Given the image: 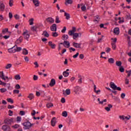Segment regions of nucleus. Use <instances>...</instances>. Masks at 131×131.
Returning a JSON list of instances; mask_svg holds the SVG:
<instances>
[{
  "label": "nucleus",
  "mask_w": 131,
  "mask_h": 131,
  "mask_svg": "<svg viewBox=\"0 0 131 131\" xmlns=\"http://www.w3.org/2000/svg\"><path fill=\"white\" fill-rule=\"evenodd\" d=\"M33 80H37V79H38V77L35 75H34L33 76Z\"/></svg>",
  "instance_id": "nucleus-59"
},
{
  "label": "nucleus",
  "mask_w": 131,
  "mask_h": 131,
  "mask_svg": "<svg viewBox=\"0 0 131 131\" xmlns=\"http://www.w3.org/2000/svg\"><path fill=\"white\" fill-rule=\"evenodd\" d=\"M81 9L83 12H84L85 10H86V7H85V6H83L81 7Z\"/></svg>",
  "instance_id": "nucleus-57"
},
{
  "label": "nucleus",
  "mask_w": 131,
  "mask_h": 131,
  "mask_svg": "<svg viewBox=\"0 0 131 131\" xmlns=\"http://www.w3.org/2000/svg\"><path fill=\"white\" fill-rule=\"evenodd\" d=\"M51 122V125L52 126H55L56 125V123H57V121H56V117L52 118Z\"/></svg>",
  "instance_id": "nucleus-13"
},
{
  "label": "nucleus",
  "mask_w": 131,
  "mask_h": 131,
  "mask_svg": "<svg viewBox=\"0 0 131 131\" xmlns=\"http://www.w3.org/2000/svg\"><path fill=\"white\" fill-rule=\"evenodd\" d=\"M64 16L67 20H69V19H70V14L68 13L67 12H64Z\"/></svg>",
  "instance_id": "nucleus-25"
},
{
  "label": "nucleus",
  "mask_w": 131,
  "mask_h": 131,
  "mask_svg": "<svg viewBox=\"0 0 131 131\" xmlns=\"http://www.w3.org/2000/svg\"><path fill=\"white\" fill-rule=\"evenodd\" d=\"M15 89H16V90H20L21 86H20L19 84H16L15 86Z\"/></svg>",
  "instance_id": "nucleus-47"
},
{
  "label": "nucleus",
  "mask_w": 131,
  "mask_h": 131,
  "mask_svg": "<svg viewBox=\"0 0 131 131\" xmlns=\"http://www.w3.org/2000/svg\"><path fill=\"white\" fill-rule=\"evenodd\" d=\"M14 123V119L11 118H6L4 120V123L5 124H8V125H11L12 123Z\"/></svg>",
  "instance_id": "nucleus-4"
},
{
  "label": "nucleus",
  "mask_w": 131,
  "mask_h": 131,
  "mask_svg": "<svg viewBox=\"0 0 131 131\" xmlns=\"http://www.w3.org/2000/svg\"><path fill=\"white\" fill-rule=\"evenodd\" d=\"M111 51V48H110L109 47H107L106 50L105 51V52H106V53L108 54V53H110Z\"/></svg>",
  "instance_id": "nucleus-58"
},
{
  "label": "nucleus",
  "mask_w": 131,
  "mask_h": 131,
  "mask_svg": "<svg viewBox=\"0 0 131 131\" xmlns=\"http://www.w3.org/2000/svg\"><path fill=\"white\" fill-rule=\"evenodd\" d=\"M61 103H64L66 102V100L64 98L62 97V98H61Z\"/></svg>",
  "instance_id": "nucleus-64"
},
{
  "label": "nucleus",
  "mask_w": 131,
  "mask_h": 131,
  "mask_svg": "<svg viewBox=\"0 0 131 131\" xmlns=\"http://www.w3.org/2000/svg\"><path fill=\"white\" fill-rule=\"evenodd\" d=\"M79 90H81L80 86H76L74 88V93L76 94V95L79 92Z\"/></svg>",
  "instance_id": "nucleus-11"
},
{
  "label": "nucleus",
  "mask_w": 131,
  "mask_h": 131,
  "mask_svg": "<svg viewBox=\"0 0 131 131\" xmlns=\"http://www.w3.org/2000/svg\"><path fill=\"white\" fill-rule=\"evenodd\" d=\"M66 51H67V49H64L62 50V51H61V53H59V55H63V54H64V53H66Z\"/></svg>",
  "instance_id": "nucleus-61"
},
{
  "label": "nucleus",
  "mask_w": 131,
  "mask_h": 131,
  "mask_svg": "<svg viewBox=\"0 0 131 131\" xmlns=\"http://www.w3.org/2000/svg\"><path fill=\"white\" fill-rule=\"evenodd\" d=\"M63 46L67 48H70V42L68 41L64 40L63 41Z\"/></svg>",
  "instance_id": "nucleus-10"
},
{
  "label": "nucleus",
  "mask_w": 131,
  "mask_h": 131,
  "mask_svg": "<svg viewBox=\"0 0 131 131\" xmlns=\"http://www.w3.org/2000/svg\"><path fill=\"white\" fill-rule=\"evenodd\" d=\"M116 66H118V67H121V65H122V62H121V61H116Z\"/></svg>",
  "instance_id": "nucleus-28"
},
{
  "label": "nucleus",
  "mask_w": 131,
  "mask_h": 131,
  "mask_svg": "<svg viewBox=\"0 0 131 131\" xmlns=\"http://www.w3.org/2000/svg\"><path fill=\"white\" fill-rule=\"evenodd\" d=\"M73 35V38L74 39H76V38H77V37L79 35V34L77 33H74V35Z\"/></svg>",
  "instance_id": "nucleus-32"
},
{
  "label": "nucleus",
  "mask_w": 131,
  "mask_h": 131,
  "mask_svg": "<svg viewBox=\"0 0 131 131\" xmlns=\"http://www.w3.org/2000/svg\"><path fill=\"white\" fill-rule=\"evenodd\" d=\"M58 35H59V34H58V33H57L56 32L52 33V36H53V37H57V36H58Z\"/></svg>",
  "instance_id": "nucleus-46"
},
{
  "label": "nucleus",
  "mask_w": 131,
  "mask_h": 131,
  "mask_svg": "<svg viewBox=\"0 0 131 131\" xmlns=\"http://www.w3.org/2000/svg\"><path fill=\"white\" fill-rule=\"evenodd\" d=\"M14 78L16 80H20V79H21V77H20V75L17 74L14 76Z\"/></svg>",
  "instance_id": "nucleus-34"
},
{
  "label": "nucleus",
  "mask_w": 131,
  "mask_h": 131,
  "mask_svg": "<svg viewBox=\"0 0 131 131\" xmlns=\"http://www.w3.org/2000/svg\"><path fill=\"white\" fill-rule=\"evenodd\" d=\"M15 47H16V49H14V51H15V52H20V51L22 50V48L21 47H17V46H16Z\"/></svg>",
  "instance_id": "nucleus-39"
},
{
  "label": "nucleus",
  "mask_w": 131,
  "mask_h": 131,
  "mask_svg": "<svg viewBox=\"0 0 131 131\" xmlns=\"http://www.w3.org/2000/svg\"><path fill=\"white\" fill-rule=\"evenodd\" d=\"M12 127H13V128H18V127H20V125L15 124L14 125H13Z\"/></svg>",
  "instance_id": "nucleus-53"
},
{
  "label": "nucleus",
  "mask_w": 131,
  "mask_h": 131,
  "mask_svg": "<svg viewBox=\"0 0 131 131\" xmlns=\"http://www.w3.org/2000/svg\"><path fill=\"white\" fill-rule=\"evenodd\" d=\"M126 19H127V20H131V15L129 13H128V15H126Z\"/></svg>",
  "instance_id": "nucleus-41"
},
{
  "label": "nucleus",
  "mask_w": 131,
  "mask_h": 131,
  "mask_svg": "<svg viewBox=\"0 0 131 131\" xmlns=\"http://www.w3.org/2000/svg\"><path fill=\"white\" fill-rule=\"evenodd\" d=\"M73 46L74 48L77 49H81V43H76L75 42H73Z\"/></svg>",
  "instance_id": "nucleus-7"
},
{
  "label": "nucleus",
  "mask_w": 131,
  "mask_h": 131,
  "mask_svg": "<svg viewBox=\"0 0 131 131\" xmlns=\"http://www.w3.org/2000/svg\"><path fill=\"white\" fill-rule=\"evenodd\" d=\"M33 3L35 7H39L40 2L38 0H33Z\"/></svg>",
  "instance_id": "nucleus-17"
},
{
  "label": "nucleus",
  "mask_w": 131,
  "mask_h": 131,
  "mask_svg": "<svg viewBox=\"0 0 131 131\" xmlns=\"http://www.w3.org/2000/svg\"><path fill=\"white\" fill-rule=\"evenodd\" d=\"M69 50H70V53H72V52H75V51H76V50H75V49H74L72 47L70 48Z\"/></svg>",
  "instance_id": "nucleus-49"
},
{
  "label": "nucleus",
  "mask_w": 131,
  "mask_h": 131,
  "mask_svg": "<svg viewBox=\"0 0 131 131\" xmlns=\"http://www.w3.org/2000/svg\"><path fill=\"white\" fill-rule=\"evenodd\" d=\"M66 95H69L71 94L70 89H68L66 90Z\"/></svg>",
  "instance_id": "nucleus-44"
},
{
  "label": "nucleus",
  "mask_w": 131,
  "mask_h": 131,
  "mask_svg": "<svg viewBox=\"0 0 131 131\" xmlns=\"http://www.w3.org/2000/svg\"><path fill=\"white\" fill-rule=\"evenodd\" d=\"M0 92L1 93H6V92H7V89L5 88H2L0 89Z\"/></svg>",
  "instance_id": "nucleus-50"
},
{
  "label": "nucleus",
  "mask_w": 131,
  "mask_h": 131,
  "mask_svg": "<svg viewBox=\"0 0 131 131\" xmlns=\"http://www.w3.org/2000/svg\"><path fill=\"white\" fill-rule=\"evenodd\" d=\"M28 98L30 99V100H32V99H33V98H34V95H33V94L31 93L29 95V96H28Z\"/></svg>",
  "instance_id": "nucleus-31"
},
{
  "label": "nucleus",
  "mask_w": 131,
  "mask_h": 131,
  "mask_svg": "<svg viewBox=\"0 0 131 131\" xmlns=\"http://www.w3.org/2000/svg\"><path fill=\"white\" fill-rule=\"evenodd\" d=\"M110 86L111 89H113V90H114V91H121V88L120 87H117V86L113 82H110Z\"/></svg>",
  "instance_id": "nucleus-1"
},
{
  "label": "nucleus",
  "mask_w": 131,
  "mask_h": 131,
  "mask_svg": "<svg viewBox=\"0 0 131 131\" xmlns=\"http://www.w3.org/2000/svg\"><path fill=\"white\" fill-rule=\"evenodd\" d=\"M108 106H106L104 108V109L107 111V112H109V111H110V110H111V108H112V107H113V105H112V104H108L107 105Z\"/></svg>",
  "instance_id": "nucleus-15"
},
{
  "label": "nucleus",
  "mask_w": 131,
  "mask_h": 131,
  "mask_svg": "<svg viewBox=\"0 0 131 131\" xmlns=\"http://www.w3.org/2000/svg\"><path fill=\"white\" fill-rule=\"evenodd\" d=\"M48 45L49 46V47H51V49H56V45L53 43V41H50L48 42Z\"/></svg>",
  "instance_id": "nucleus-14"
},
{
  "label": "nucleus",
  "mask_w": 131,
  "mask_h": 131,
  "mask_svg": "<svg viewBox=\"0 0 131 131\" xmlns=\"http://www.w3.org/2000/svg\"><path fill=\"white\" fill-rule=\"evenodd\" d=\"M14 3V1L10 0L9 1V6L10 7H13V3Z\"/></svg>",
  "instance_id": "nucleus-54"
},
{
  "label": "nucleus",
  "mask_w": 131,
  "mask_h": 131,
  "mask_svg": "<svg viewBox=\"0 0 131 131\" xmlns=\"http://www.w3.org/2000/svg\"><path fill=\"white\" fill-rule=\"evenodd\" d=\"M7 32H8V33H9L10 34H11V33H12V32H9V29H8V28H5V29H3L2 34H6V33Z\"/></svg>",
  "instance_id": "nucleus-18"
},
{
  "label": "nucleus",
  "mask_w": 131,
  "mask_h": 131,
  "mask_svg": "<svg viewBox=\"0 0 131 131\" xmlns=\"http://www.w3.org/2000/svg\"><path fill=\"white\" fill-rule=\"evenodd\" d=\"M114 33L117 34V35H118V34H119V28H115L114 29Z\"/></svg>",
  "instance_id": "nucleus-19"
},
{
  "label": "nucleus",
  "mask_w": 131,
  "mask_h": 131,
  "mask_svg": "<svg viewBox=\"0 0 131 131\" xmlns=\"http://www.w3.org/2000/svg\"><path fill=\"white\" fill-rule=\"evenodd\" d=\"M62 75L64 77H67L69 75V72L67 71H64L62 73Z\"/></svg>",
  "instance_id": "nucleus-33"
},
{
  "label": "nucleus",
  "mask_w": 131,
  "mask_h": 131,
  "mask_svg": "<svg viewBox=\"0 0 131 131\" xmlns=\"http://www.w3.org/2000/svg\"><path fill=\"white\" fill-rule=\"evenodd\" d=\"M11 67H12V64L9 63V64H8L5 67V69H10V68H11Z\"/></svg>",
  "instance_id": "nucleus-43"
},
{
  "label": "nucleus",
  "mask_w": 131,
  "mask_h": 131,
  "mask_svg": "<svg viewBox=\"0 0 131 131\" xmlns=\"http://www.w3.org/2000/svg\"><path fill=\"white\" fill-rule=\"evenodd\" d=\"M46 21L48 23H50V24H53V23H55V19L52 17H48L46 18Z\"/></svg>",
  "instance_id": "nucleus-8"
},
{
  "label": "nucleus",
  "mask_w": 131,
  "mask_h": 131,
  "mask_svg": "<svg viewBox=\"0 0 131 131\" xmlns=\"http://www.w3.org/2000/svg\"><path fill=\"white\" fill-rule=\"evenodd\" d=\"M23 125L25 126L26 128H24L25 129H29L32 125H31V123L29 122L28 120H26V122L23 123Z\"/></svg>",
  "instance_id": "nucleus-2"
},
{
  "label": "nucleus",
  "mask_w": 131,
  "mask_h": 131,
  "mask_svg": "<svg viewBox=\"0 0 131 131\" xmlns=\"http://www.w3.org/2000/svg\"><path fill=\"white\" fill-rule=\"evenodd\" d=\"M8 113H9L8 115H9V116H13V112H12V111L9 110V111H8Z\"/></svg>",
  "instance_id": "nucleus-60"
},
{
  "label": "nucleus",
  "mask_w": 131,
  "mask_h": 131,
  "mask_svg": "<svg viewBox=\"0 0 131 131\" xmlns=\"http://www.w3.org/2000/svg\"><path fill=\"white\" fill-rule=\"evenodd\" d=\"M19 93H20V91L18 90H13V94H19Z\"/></svg>",
  "instance_id": "nucleus-62"
},
{
  "label": "nucleus",
  "mask_w": 131,
  "mask_h": 131,
  "mask_svg": "<svg viewBox=\"0 0 131 131\" xmlns=\"http://www.w3.org/2000/svg\"><path fill=\"white\" fill-rule=\"evenodd\" d=\"M47 108H51V107H53L54 106V104L52 103H48L46 105Z\"/></svg>",
  "instance_id": "nucleus-36"
},
{
  "label": "nucleus",
  "mask_w": 131,
  "mask_h": 131,
  "mask_svg": "<svg viewBox=\"0 0 131 131\" xmlns=\"http://www.w3.org/2000/svg\"><path fill=\"white\" fill-rule=\"evenodd\" d=\"M108 62L110 64H114V59L113 58H110L108 59Z\"/></svg>",
  "instance_id": "nucleus-27"
},
{
  "label": "nucleus",
  "mask_w": 131,
  "mask_h": 131,
  "mask_svg": "<svg viewBox=\"0 0 131 131\" xmlns=\"http://www.w3.org/2000/svg\"><path fill=\"white\" fill-rule=\"evenodd\" d=\"M23 55H28V50L26 49V48H24L23 49Z\"/></svg>",
  "instance_id": "nucleus-26"
},
{
  "label": "nucleus",
  "mask_w": 131,
  "mask_h": 131,
  "mask_svg": "<svg viewBox=\"0 0 131 131\" xmlns=\"http://www.w3.org/2000/svg\"><path fill=\"white\" fill-rule=\"evenodd\" d=\"M4 131H10L11 127L8 125H4L2 127Z\"/></svg>",
  "instance_id": "nucleus-6"
},
{
  "label": "nucleus",
  "mask_w": 131,
  "mask_h": 131,
  "mask_svg": "<svg viewBox=\"0 0 131 131\" xmlns=\"http://www.w3.org/2000/svg\"><path fill=\"white\" fill-rule=\"evenodd\" d=\"M0 78L3 79V80H5V81H6L7 82H9V80L10 79L9 77L5 76L4 72L3 71L0 72Z\"/></svg>",
  "instance_id": "nucleus-3"
},
{
  "label": "nucleus",
  "mask_w": 131,
  "mask_h": 131,
  "mask_svg": "<svg viewBox=\"0 0 131 131\" xmlns=\"http://www.w3.org/2000/svg\"><path fill=\"white\" fill-rule=\"evenodd\" d=\"M0 85H3L4 86H6V85H7V83L3 82V81L0 80Z\"/></svg>",
  "instance_id": "nucleus-42"
},
{
  "label": "nucleus",
  "mask_w": 131,
  "mask_h": 131,
  "mask_svg": "<svg viewBox=\"0 0 131 131\" xmlns=\"http://www.w3.org/2000/svg\"><path fill=\"white\" fill-rule=\"evenodd\" d=\"M27 32H28V31L26 30V31L24 32L23 33V35L24 36V38L28 41V40H29L30 35L29 34H27Z\"/></svg>",
  "instance_id": "nucleus-5"
},
{
  "label": "nucleus",
  "mask_w": 131,
  "mask_h": 131,
  "mask_svg": "<svg viewBox=\"0 0 131 131\" xmlns=\"http://www.w3.org/2000/svg\"><path fill=\"white\" fill-rule=\"evenodd\" d=\"M66 5H72L73 4V1L72 0H66Z\"/></svg>",
  "instance_id": "nucleus-29"
},
{
  "label": "nucleus",
  "mask_w": 131,
  "mask_h": 131,
  "mask_svg": "<svg viewBox=\"0 0 131 131\" xmlns=\"http://www.w3.org/2000/svg\"><path fill=\"white\" fill-rule=\"evenodd\" d=\"M69 38V36H68V35H63L62 37H61V39H62V40H67V39Z\"/></svg>",
  "instance_id": "nucleus-23"
},
{
  "label": "nucleus",
  "mask_w": 131,
  "mask_h": 131,
  "mask_svg": "<svg viewBox=\"0 0 131 131\" xmlns=\"http://www.w3.org/2000/svg\"><path fill=\"white\" fill-rule=\"evenodd\" d=\"M55 84H56V80L53 78L51 79V81L49 83L50 86L53 87L54 86V85H55Z\"/></svg>",
  "instance_id": "nucleus-12"
},
{
  "label": "nucleus",
  "mask_w": 131,
  "mask_h": 131,
  "mask_svg": "<svg viewBox=\"0 0 131 131\" xmlns=\"http://www.w3.org/2000/svg\"><path fill=\"white\" fill-rule=\"evenodd\" d=\"M74 34V32H73L72 30H70L69 31V35H71V36Z\"/></svg>",
  "instance_id": "nucleus-55"
},
{
  "label": "nucleus",
  "mask_w": 131,
  "mask_h": 131,
  "mask_svg": "<svg viewBox=\"0 0 131 131\" xmlns=\"http://www.w3.org/2000/svg\"><path fill=\"white\" fill-rule=\"evenodd\" d=\"M119 70L120 72H124V68H123V66H121L119 68Z\"/></svg>",
  "instance_id": "nucleus-35"
},
{
  "label": "nucleus",
  "mask_w": 131,
  "mask_h": 131,
  "mask_svg": "<svg viewBox=\"0 0 131 131\" xmlns=\"http://www.w3.org/2000/svg\"><path fill=\"white\" fill-rule=\"evenodd\" d=\"M42 35H43V36H45V37H49L50 34H49V33H48V32L45 30L43 31Z\"/></svg>",
  "instance_id": "nucleus-20"
},
{
  "label": "nucleus",
  "mask_w": 131,
  "mask_h": 131,
  "mask_svg": "<svg viewBox=\"0 0 131 131\" xmlns=\"http://www.w3.org/2000/svg\"><path fill=\"white\" fill-rule=\"evenodd\" d=\"M31 30L33 32H37V27L33 26L31 27Z\"/></svg>",
  "instance_id": "nucleus-22"
},
{
  "label": "nucleus",
  "mask_w": 131,
  "mask_h": 131,
  "mask_svg": "<svg viewBox=\"0 0 131 131\" xmlns=\"http://www.w3.org/2000/svg\"><path fill=\"white\" fill-rule=\"evenodd\" d=\"M7 101L8 103H11V104H14V100L12 99V98H7Z\"/></svg>",
  "instance_id": "nucleus-37"
},
{
  "label": "nucleus",
  "mask_w": 131,
  "mask_h": 131,
  "mask_svg": "<svg viewBox=\"0 0 131 131\" xmlns=\"http://www.w3.org/2000/svg\"><path fill=\"white\" fill-rule=\"evenodd\" d=\"M14 107H15V106L14 105H8V109H13V108H14Z\"/></svg>",
  "instance_id": "nucleus-63"
},
{
  "label": "nucleus",
  "mask_w": 131,
  "mask_h": 131,
  "mask_svg": "<svg viewBox=\"0 0 131 131\" xmlns=\"http://www.w3.org/2000/svg\"><path fill=\"white\" fill-rule=\"evenodd\" d=\"M68 115V114L66 111H64L62 113V116H63V117H67Z\"/></svg>",
  "instance_id": "nucleus-40"
},
{
  "label": "nucleus",
  "mask_w": 131,
  "mask_h": 131,
  "mask_svg": "<svg viewBox=\"0 0 131 131\" xmlns=\"http://www.w3.org/2000/svg\"><path fill=\"white\" fill-rule=\"evenodd\" d=\"M121 19H122V20H121ZM118 20H119V21L118 22V23H119V24L124 23V18H123V17L121 18V17H118Z\"/></svg>",
  "instance_id": "nucleus-30"
},
{
  "label": "nucleus",
  "mask_w": 131,
  "mask_h": 131,
  "mask_svg": "<svg viewBox=\"0 0 131 131\" xmlns=\"http://www.w3.org/2000/svg\"><path fill=\"white\" fill-rule=\"evenodd\" d=\"M126 73H128L127 77H129V76H130V74H131V70H130L129 71L126 70Z\"/></svg>",
  "instance_id": "nucleus-48"
},
{
  "label": "nucleus",
  "mask_w": 131,
  "mask_h": 131,
  "mask_svg": "<svg viewBox=\"0 0 131 131\" xmlns=\"http://www.w3.org/2000/svg\"><path fill=\"white\" fill-rule=\"evenodd\" d=\"M0 10L2 12H4V11H5V4H4V3H2L0 5Z\"/></svg>",
  "instance_id": "nucleus-24"
},
{
  "label": "nucleus",
  "mask_w": 131,
  "mask_h": 131,
  "mask_svg": "<svg viewBox=\"0 0 131 131\" xmlns=\"http://www.w3.org/2000/svg\"><path fill=\"white\" fill-rule=\"evenodd\" d=\"M33 21H34V19H33V18H31L30 19H29V25H33V24H34Z\"/></svg>",
  "instance_id": "nucleus-38"
},
{
  "label": "nucleus",
  "mask_w": 131,
  "mask_h": 131,
  "mask_svg": "<svg viewBox=\"0 0 131 131\" xmlns=\"http://www.w3.org/2000/svg\"><path fill=\"white\" fill-rule=\"evenodd\" d=\"M55 23H61V20H59V16L56 17Z\"/></svg>",
  "instance_id": "nucleus-45"
},
{
  "label": "nucleus",
  "mask_w": 131,
  "mask_h": 131,
  "mask_svg": "<svg viewBox=\"0 0 131 131\" xmlns=\"http://www.w3.org/2000/svg\"><path fill=\"white\" fill-rule=\"evenodd\" d=\"M16 46H17V45L14 46L13 47H12L11 48L8 49V53H10V54H12V53H16V51H15V49L13 50V49H14V48H15V47H16Z\"/></svg>",
  "instance_id": "nucleus-16"
},
{
  "label": "nucleus",
  "mask_w": 131,
  "mask_h": 131,
  "mask_svg": "<svg viewBox=\"0 0 131 131\" xmlns=\"http://www.w3.org/2000/svg\"><path fill=\"white\" fill-rule=\"evenodd\" d=\"M51 31H57V25L53 24L52 26L50 27Z\"/></svg>",
  "instance_id": "nucleus-9"
},
{
  "label": "nucleus",
  "mask_w": 131,
  "mask_h": 131,
  "mask_svg": "<svg viewBox=\"0 0 131 131\" xmlns=\"http://www.w3.org/2000/svg\"><path fill=\"white\" fill-rule=\"evenodd\" d=\"M23 41V37L20 36L18 39H17L16 41V43L17 44L21 43Z\"/></svg>",
  "instance_id": "nucleus-21"
},
{
  "label": "nucleus",
  "mask_w": 131,
  "mask_h": 131,
  "mask_svg": "<svg viewBox=\"0 0 131 131\" xmlns=\"http://www.w3.org/2000/svg\"><path fill=\"white\" fill-rule=\"evenodd\" d=\"M21 120V117H20V116L17 117V118H16V121L17 122H20Z\"/></svg>",
  "instance_id": "nucleus-51"
},
{
  "label": "nucleus",
  "mask_w": 131,
  "mask_h": 131,
  "mask_svg": "<svg viewBox=\"0 0 131 131\" xmlns=\"http://www.w3.org/2000/svg\"><path fill=\"white\" fill-rule=\"evenodd\" d=\"M79 55V53L77 52L76 54H75L73 56V58H74V59H76V58H77V57H78V55Z\"/></svg>",
  "instance_id": "nucleus-56"
},
{
  "label": "nucleus",
  "mask_w": 131,
  "mask_h": 131,
  "mask_svg": "<svg viewBox=\"0 0 131 131\" xmlns=\"http://www.w3.org/2000/svg\"><path fill=\"white\" fill-rule=\"evenodd\" d=\"M19 115L23 116V115H25V112L24 111H20L19 112Z\"/></svg>",
  "instance_id": "nucleus-52"
}]
</instances>
